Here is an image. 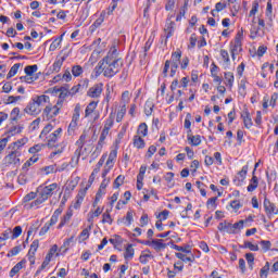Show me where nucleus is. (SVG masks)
I'll use <instances>...</instances> for the list:
<instances>
[{"mask_svg":"<svg viewBox=\"0 0 278 278\" xmlns=\"http://www.w3.org/2000/svg\"><path fill=\"white\" fill-rule=\"evenodd\" d=\"M121 68H123V59L118 55L116 47H112L104 56V77H114Z\"/></svg>","mask_w":278,"mask_h":278,"instance_id":"obj_1","label":"nucleus"},{"mask_svg":"<svg viewBox=\"0 0 278 278\" xmlns=\"http://www.w3.org/2000/svg\"><path fill=\"white\" fill-rule=\"evenodd\" d=\"M58 190V184L53 182L49 186H46L43 188H38V198L33 201L29 205V207H38V205H42L47 199H50V197H53V191Z\"/></svg>","mask_w":278,"mask_h":278,"instance_id":"obj_2","label":"nucleus"},{"mask_svg":"<svg viewBox=\"0 0 278 278\" xmlns=\"http://www.w3.org/2000/svg\"><path fill=\"white\" fill-rule=\"evenodd\" d=\"M179 64H181V51L178 49L172 53L170 60L165 61L163 68L164 77L168 76V68H170V77H175L177 74V68H179Z\"/></svg>","mask_w":278,"mask_h":278,"instance_id":"obj_3","label":"nucleus"},{"mask_svg":"<svg viewBox=\"0 0 278 278\" xmlns=\"http://www.w3.org/2000/svg\"><path fill=\"white\" fill-rule=\"evenodd\" d=\"M4 162L8 166H21V150L16 149L11 151L5 157Z\"/></svg>","mask_w":278,"mask_h":278,"instance_id":"obj_4","label":"nucleus"},{"mask_svg":"<svg viewBox=\"0 0 278 278\" xmlns=\"http://www.w3.org/2000/svg\"><path fill=\"white\" fill-rule=\"evenodd\" d=\"M60 138H62V128H58L54 132L48 136V149H55V147H58V140H60Z\"/></svg>","mask_w":278,"mask_h":278,"instance_id":"obj_5","label":"nucleus"},{"mask_svg":"<svg viewBox=\"0 0 278 278\" xmlns=\"http://www.w3.org/2000/svg\"><path fill=\"white\" fill-rule=\"evenodd\" d=\"M89 84L90 80L88 78L83 79L81 84H78L70 89V97H75L77 92H85V90H88Z\"/></svg>","mask_w":278,"mask_h":278,"instance_id":"obj_6","label":"nucleus"},{"mask_svg":"<svg viewBox=\"0 0 278 278\" xmlns=\"http://www.w3.org/2000/svg\"><path fill=\"white\" fill-rule=\"evenodd\" d=\"M103 92V84L99 83L93 85L89 90L87 91V97H90V99H99Z\"/></svg>","mask_w":278,"mask_h":278,"instance_id":"obj_7","label":"nucleus"},{"mask_svg":"<svg viewBox=\"0 0 278 278\" xmlns=\"http://www.w3.org/2000/svg\"><path fill=\"white\" fill-rule=\"evenodd\" d=\"M24 112H26V114H29L30 116H38V114L42 112V109L39 108L34 99H31V101L24 109Z\"/></svg>","mask_w":278,"mask_h":278,"instance_id":"obj_8","label":"nucleus"},{"mask_svg":"<svg viewBox=\"0 0 278 278\" xmlns=\"http://www.w3.org/2000/svg\"><path fill=\"white\" fill-rule=\"evenodd\" d=\"M263 207H264L265 214H267V216H273V214H276V215L278 214L277 205H275V203L270 202V200L267 199L266 197L264 198Z\"/></svg>","mask_w":278,"mask_h":278,"instance_id":"obj_9","label":"nucleus"},{"mask_svg":"<svg viewBox=\"0 0 278 278\" xmlns=\"http://www.w3.org/2000/svg\"><path fill=\"white\" fill-rule=\"evenodd\" d=\"M60 114V109L52 104H48L43 110V116H46L47 121H51V118H55Z\"/></svg>","mask_w":278,"mask_h":278,"instance_id":"obj_10","label":"nucleus"},{"mask_svg":"<svg viewBox=\"0 0 278 278\" xmlns=\"http://www.w3.org/2000/svg\"><path fill=\"white\" fill-rule=\"evenodd\" d=\"M106 157H108V154H103L101 156V159L99 160V162L96 165V168L92 170L91 175L89 176L88 184L92 185V182L94 181V177L97 175H99V172L101 170V166H103V164H105Z\"/></svg>","mask_w":278,"mask_h":278,"instance_id":"obj_11","label":"nucleus"},{"mask_svg":"<svg viewBox=\"0 0 278 278\" xmlns=\"http://www.w3.org/2000/svg\"><path fill=\"white\" fill-rule=\"evenodd\" d=\"M86 138H87L86 132H83L79 139L76 141V144L78 146V148L75 150V155L77 160L81 157V149H84V144H86Z\"/></svg>","mask_w":278,"mask_h":278,"instance_id":"obj_12","label":"nucleus"},{"mask_svg":"<svg viewBox=\"0 0 278 278\" xmlns=\"http://www.w3.org/2000/svg\"><path fill=\"white\" fill-rule=\"evenodd\" d=\"M150 247H152L156 253H160V251H164V249L168 247V243H164V240L162 239H152Z\"/></svg>","mask_w":278,"mask_h":278,"instance_id":"obj_13","label":"nucleus"},{"mask_svg":"<svg viewBox=\"0 0 278 278\" xmlns=\"http://www.w3.org/2000/svg\"><path fill=\"white\" fill-rule=\"evenodd\" d=\"M240 52H242V41L235 40V42L230 45L232 60H236V55H238Z\"/></svg>","mask_w":278,"mask_h":278,"instance_id":"obj_14","label":"nucleus"},{"mask_svg":"<svg viewBox=\"0 0 278 278\" xmlns=\"http://www.w3.org/2000/svg\"><path fill=\"white\" fill-rule=\"evenodd\" d=\"M23 131V126L22 125H17V126H11L9 127L8 131L4 132V136H7L5 138H8V140H10V138H12V136H16L17 134H21Z\"/></svg>","mask_w":278,"mask_h":278,"instance_id":"obj_15","label":"nucleus"},{"mask_svg":"<svg viewBox=\"0 0 278 278\" xmlns=\"http://www.w3.org/2000/svg\"><path fill=\"white\" fill-rule=\"evenodd\" d=\"M241 118H243V125L247 129H251V127H253V119H251V114L248 109L242 112Z\"/></svg>","mask_w":278,"mask_h":278,"instance_id":"obj_16","label":"nucleus"},{"mask_svg":"<svg viewBox=\"0 0 278 278\" xmlns=\"http://www.w3.org/2000/svg\"><path fill=\"white\" fill-rule=\"evenodd\" d=\"M258 186H260V180L257 179V176H255V169H254L252 173V178L248 186V192H255V190H257Z\"/></svg>","mask_w":278,"mask_h":278,"instance_id":"obj_17","label":"nucleus"},{"mask_svg":"<svg viewBox=\"0 0 278 278\" xmlns=\"http://www.w3.org/2000/svg\"><path fill=\"white\" fill-rule=\"evenodd\" d=\"M164 31L166 33L167 40L172 38L173 34H175V22L167 20Z\"/></svg>","mask_w":278,"mask_h":278,"instance_id":"obj_18","label":"nucleus"},{"mask_svg":"<svg viewBox=\"0 0 278 278\" xmlns=\"http://www.w3.org/2000/svg\"><path fill=\"white\" fill-rule=\"evenodd\" d=\"M247 173H249V165H244L242 167V169L238 173V175H239V177H241V179L235 178L233 184H236V186H240V184L242 181H244V179H247Z\"/></svg>","mask_w":278,"mask_h":278,"instance_id":"obj_19","label":"nucleus"},{"mask_svg":"<svg viewBox=\"0 0 278 278\" xmlns=\"http://www.w3.org/2000/svg\"><path fill=\"white\" fill-rule=\"evenodd\" d=\"M218 231H224L225 233H233L232 224L229 222H222L217 226Z\"/></svg>","mask_w":278,"mask_h":278,"instance_id":"obj_20","label":"nucleus"},{"mask_svg":"<svg viewBox=\"0 0 278 278\" xmlns=\"http://www.w3.org/2000/svg\"><path fill=\"white\" fill-rule=\"evenodd\" d=\"M58 251V245H53L49 253L46 255L45 261L42 262V267L41 268H47L48 264L51 263V258L53 257V255H55V252Z\"/></svg>","mask_w":278,"mask_h":278,"instance_id":"obj_21","label":"nucleus"},{"mask_svg":"<svg viewBox=\"0 0 278 278\" xmlns=\"http://www.w3.org/2000/svg\"><path fill=\"white\" fill-rule=\"evenodd\" d=\"M33 99L39 108H42L45 103H50L51 101V98L47 94L36 96Z\"/></svg>","mask_w":278,"mask_h":278,"instance_id":"obj_22","label":"nucleus"},{"mask_svg":"<svg viewBox=\"0 0 278 278\" xmlns=\"http://www.w3.org/2000/svg\"><path fill=\"white\" fill-rule=\"evenodd\" d=\"M136 253V250H134V244H128L125 249V253H124V260L127 262H129V260H134V255Z\"/></svg>","mask_w":278,"mask_h":278,"instance_id":"obj_23","label":"nucleus"},{"mask_svg":"<svg viewBox=\"0 0 278 278\" xmlns=\"http://www.w3.org/2000/svg\"><path fill=\"white\" fill-rule=\"evenodd\" d=\"M187 139L190 142L192 147H199L201 144V137L200 135H191V132H188Z\"/></svg>","mask_w":278,"mask_h":278,"instance_id":"obj_24","label":"nucleus"},{"mask_svg":"<svg viewBox=\"0 0 278 278\" xmlns=\"http://www.w3.org/2000/svg\"><path fill=\"white\" fill-rule=\"evenodd\" d=\"M27 264V261L24 258L21 262H18L10 271V277H14V275H17V273H21L23 266Z\"/></svg>","mask_w":278,"mask_h":278,"instance_id":"obj_25","label":"nucleus"},{"mask_svg":"<svg viewBox=\"0 0 278 278\" xmlns=\"http://www.w3.org/2000/svg\"><path fill=\"white\" fill-rule=\"evenodd\" d=\"M54 92L58 93L60 92L59 94V99H66V97H71V93H70V89H68V86L66 87H61V88H54Z\"/></svg>","mask_w":278,"mask_h":278,"instance_id":"obj_26","label":"nucleus"},{"mask_svg":"<svg viewBox=\"0 0 278 278\" xmlns=\"http://www.w3.org/2000/svg\"><path fill=\"white\" fill-rule=\"evenodd\" d=\"M149 134V126H147V123H141L138 126L137 129V136L141 137V138H146V136Z\"/></svg>","mask_w":278,"mask_h":278,"instance_id":"obj_27","label":"nucleus"},{"mask_svg":"<svg viewBox=\"0 0 278 278\" xmlns=\"http://www.w3.org/2000/svg\"><path fill=\"white\" fill-rule=\"evenodd\" d=\"M118 224L124 223V225H127L129 227L134 223V212L128 211L126 214V217L123 219L117 220Z\"/></svg>","mask_w":278,"mask_h":278,"instance_id":"obj_28","label":"nucleus"},{"mask_svg":"<svg viewBox=\"0 0 278 278\" xmlns=\"http://www.w3.org/2000/svg\"><path fill=\"white\" fill-rule=\"evenodd\" d=\"M71 218H73V211H67L66 214L61 218V222L58 226V229H62L66 223L71 222Z\"/></svg>","mask_w":278,"mask_h":278,"instance_id":"obj_29","label":"nucleus"},{"mask_svg":"<svg viewBox=\"0 0 278 278\" xmlns=\"http://www.w3.org/2000/svg\"><path fill=\"white\" fill-rule=\"evenodd\" d=\"M94 71H96V77H99V75H101V73H103V75H105V62H104V59L99 61L98 65L94 67Z\"/></svg>","mask_w":278,"mask_h":278,"instance_id":"obj_30","label":"nucleus"},{"mask_svg":"<svg viewBox=\"0 0 278 278\" xmlns=\"http://www.w3.org/2000/svg\"><path fill=\"white\" fill-rule=\"evenodd\" d=\"M144 139H142V137L136 135L134 137V147H136V149H144Z\"/></svg>","mask_w":278,"mask_h":278,"instance_id":"obj_31","label":"nucleus"},{"mask_svg":"<svg viewBox=\"0 0 278 278\" xmlns=\"http://www.w3.org/2000/svg\"><path fill=\"white\" fill-rule=\"evenodd\" d=\"M97 105H98V102H96V101H91V102L87 105V108H86V110H85V116H86V118H88V116H89L90 114H92V112H94V110H97Z\"/></svg>","mask_w":278,"mask_h":278,"instance_id":"obj_32","label":"nucleus"},{"mask_svg":"<svg viewBox=\"0 0 278 278\" xmlns=\"http://www.w3.org/2000/svg\"><path fill=\"white\" fill-rule=\"evenodd\" d=\"M153 108H155V104H153V102L148 100L144 104L146 116H151L153 114Z\"/></svg>","mask_w":278,"mask_h":278,"instance_id":"obj_33","label":"nucleus"},{"mask_svg":"<svg viewBox=\"0 0 278 278\" xmlns=\"http://www.w3.org/2000/svg\"><path fill=\"white\" fill-rule=\"evenodd\" d=\"M21 68V63H16L14 64L11 70L9 71L8 75H7V79H12V77H14V75H16V73H18V70Z\"/></svg>","mask_w":278,"mask_h":278,"instance_id":"obj_34","label":"nucleus"},{"mask_svg":"<svg viewBox=\"0 0 278 278\" xmlns=\"http://www.w3.org/2000/svg\"><path fill=\"white\" fill-rule=\"evenodd\" d=\"M192 114L187 113L186 118H185V129H188L187 134H192V129H190V127H192Z\"/></svg>","mask_w":278,"mask_h":278,"instance_id":"obj_35","label":"nucleus"},{"mask_svg":"<svg viewBox=\"0 0 278 278\" xmlns=\"http://www.w3.org/2000/svg\"><path fill=\"white\" fill-rule=\"evenodd\" d=\"M241 229H244V219L232 224V233H238Z\"/></svg>","mask_w":278,"mask_h":278,"instance_id":"obj_36","label":"nucleus"},{"mask_svg":"<svg viewBox=\"0 0 278 278\" xmlns=\"http://www.w3.org/2000/svg\"><path fill=\"white\" fill-rule=\"evenodd\" d=\"M224 77H225V79L227 81V86H229V88H232L233 87V81H235L233 73L226 72L224 74Z\"/></svg>","mask_w":278,"mask_h":278,"instance_id":"obj_37","label":"nucleus"},{"mask_svg":"<svg viewBox=\"0 0 278 278\" xmlns=\"http://www.w3.org/2000/svg\"><path fill=\"white\" fill-rule=\"evenodd\" d=\"M245 260L248 262L250 270H253V264H255V255L253 253H247Z\"/></svg>","mask_w":278,"mask_h":278,"instance_id":"obj_38","label":"nucleus"},{"mask_svg":"<svg viewBox=\"0 0 278 278\" xmlns=\"http://www.w3.org/2000/svg\"><path fill=\"white\" fill-rule=\"evenodd\" d=\"M72 75L80 77V75H84V67H81V65H74L72 67Z\"/></svg>","mask_w":278,"mask_h":278,"instance_id":"obj_39","label":"nucleus"},{"mask_svg":"<svg viewBox=\"0 0 278 278\" xmlns=\"http://www.w3.org/2000/svg\"><path fill=\"white\" fill-rule=\"evenodd\" d=\"M64 56L56 60L53 65H52V71H54L55 73H60V68H62V65L64 64Z\"/></svg>","mask_w":278,"mask_h":278,"instance_id":"obj_40","label":"nucleus"},{"mask_svg":"<svg viewBox=\"0 0 278 278\" xmlns=\"http://www.w3.org/2000/svg\"><path fill=\"white\" fill-rule=\"evenodd\" d=\"M38 71V65H27L25 68H24V73L28 76H33L34 73H36Z\"/></svg>","mask_w":278,"mask_h":278,"instance_id":"obj_41","label":"nucleus"},{"mask_svg":"<svg viewBox=\"0 0 278 278\" xmlns=\"http://www.w3.org/2000/svg\"><path fill=\"white\" fill-rule=\"evenodd\" d=\"M102 223H108V225H112V223H114V219H112V215H110L109 210L102 214Z\"/></svg>","mask_w":278,"mask_h":278,"instance_id":"obj_42","label":"nucleus"},{"mask_svg":"<svg viewBox=\"0 0 278 278\" xmlns=\"http://www.w3.org/2000/svg\"><path fill=\"white\" fill-rule=\"evenodd\" d=\"M241 249H249L250 251H260V247L257 244H253L251 241H245Z\"/></svg>","mask_w":278,"mask_h":278,"instance_id":"obj_43","label":"nucleus"},{"mask_svg":"<svg viewBox=\"0 0 278 278\" xmlns=\"http://www.w3.org/2000/svg\"><path fill=\"white\" fill-rule=\"evenodd\" d=\"M38 247H40V241L34 240L30 244V249L28 251L29 255H36V252L38 251Z\"/></svg>","mask_w":278,"mask_h":278,"instance_id":"obj_44","label":"nucleus"},{"mask_svg":"<svg viewBox=\"0 0 278 278\" xmlns=\"http://www.w3.org/2000/svg\"><path fill=\"white\" fill-rule=\"evenodd\" d=\"M92 230V224H90L88 226V228H85L81 232H80V238H83V240H88V238H90V231Z\"/></svg>","mask_w":278,"mask_h":278,"instance_id":"obj_45","label":"nucleus"},{"mask_svg":"<svg viewBox=\"0 0 278 278\" xmlns=\"http://www.w3.org/2000/svg\"><path fill=\"white\" fill-rule=\"evenodd\" d=\"M101 151H103V146H100L99 143L96 147L94 152L91 154V161L90 164H92L93 160H97V157H99V155L101 154Z\"/></svg>","mask_w":278,"mask_h":278,"instance_id":"obj_46","label":"nucleus"},{"mask_svg":"<svg viewBox=\"0 0 278 278\" xmlns=\"http://www.w3.org/2000/svg\"><path fill=\"white\" fill-rule=\"evenodd\" d=\"M105 21V11H103L100 16L94 21L93 27H101L103 25V22Z\"/></svg>","mask_w":278,"mask_h":278,"instance_id":"obj_47","label":"nucleus"},{"mask_svg":"<svg viewBox=\"0 0 278 278\" xmlns=\"http://www.w3.org/2000/svg\"><path fill=\"white\" fill-rule=\"evenodd\" d=\"M18 114H21V109L14 108L11 111V123H16L18 121Z\"/></svg>","mask_w":278,"mask_h":278,"instance_id":"obj_48","label":"nucleus"},{"mask_svg":"<svg viewBox=\"0 0 278 278\" xmlns=\"http://www.w3.org/2000/svg\"><path fill=\"white\" fill-rule=\"evenodd\" d=\"M21 233H23V228L21 226L14 227L11 236L12 240H16V238H18Z\"/></svg>","mask_w":278,"mask_h":278,"instance_id":"obj_49","label":"nucleus"},{"mask_svg":"<svg viewBox=\"0 0 278 278\" xmlns=\"http://www.w3.org/2000/svg\"><path fill=\"white\" fill-rule=\"evenodd\" d=\"M36 162H38V156H33L30 157L28 161H26L23 165V170H27V168H29V166H31V164H36Z\"/></svg>","mask_w":278,"mask_h":278,"instance_id":"obj_50","label":"nucleus"},{"mask_svg":"<svg viewBox=\"0 0 278 278\" xmlns=\"http://www.w3.org/2000/svg\"><path fill=\"white\" fill-rule=\"evenodd\" d=\"M260 244H261V247H262L264 253L270 251V247H273V243H270L269 240H262V241L260 242Z\"/></svg>","mask_w":278,"mask_h":278,"instance_id":"obj_51","label":"nucleus"},{"mask_svg":"<svg viewBox=\"0 0 278 278\" xmlns=\"http://www.w3.org/2000/svg\"><path fill=\"white\" fill-rule=\"evenodd\" d=\"M80 112H81V105L80 104H76V106L74 109L72 121H76V122L79 121Z\"/></svg>","mask_w":278,"mask_h":278,"instance_id":"obj_52","label":"nucleus"},{"mask_svg":"<svg viewBox=\"0 0 278 278\" xmlns=\"http://www.w3.org/2000/svg\"><path fill=\"white\" fill-rule=\"evenodd\" d=\"M124 181H125V176L123 175L117 176L116 179L114 180L113 188H121Z\"/></svg>","mask_w":278,"mask_h":278,"instance_id":"obj_53","label":"nucleus"},{"mask_svg":"<svg viewBox=\"0 0 278 278\" xmlns=\"http://www.w3.org/2000/svg\"><path fill=\"white\" fill-rule=\"evenodd\" d=\"M62 36L52 41V43L50 45V51H55V49L60 47V45L62 43Z\"/></svg>","mask_w":278,"mask_h":278,"instance_id":"obj_54","label":"nucleus"},{"mask_svg":"<svg viewBox=\"0 0 278 278\" xmlns=\"http://www.w3.org/2000/svg\"><path fill=\"white\" fill-rule=\"evenodd\" d=\"M112 127H114V117L110 116L109 118H106L103 129H105L106 131H110Z\"/></svg>","mask_w":278,"mask_h":278,"instance_id":"obj_55","label":"nucleus"},{"mask_svg":"<svg viewBox=\"0 0 278 278\" xmlns=\"http://www.w3.org/2000/svg\"><path fill=\"white\" fill-rule=\"evenodd\" d=\"M53 131V126L51 124H48L43 127L39 138H42L43 136H47V134H51Z\"/></svg>","mask_w":278,"mask_h":278,"instance_id":"obj_56","label":"nucleus"},{"mask_svg":"<svg viewBox=\"0 0 278 278\" xmlns=\"http://www.w3.org/2000/svg\"><path fill=\"white\" fill-rule=\"evenodd\" d=\"M268 270H270V263H266L260 271V277H268Z\"/></svg>","mask_w":278,"mask_h":278,"instance_id":"obj_57","label":"nucleus"},{"mask_svg":"<svg viewBox=\"0 0 278 278\" xmlns=\"http://www.w3.org/2000/svg\"><path fill=\"white\" fill-rule=\"evenodd\" d=\"M75 129H77V121L72 119V122L70 123L68 129H67V134L70 136H73Z\"/></svg>","mask_w":278,"mask_h":278,"instance_id":"obj_58","label":"nucleus"},{"mask_svg":"<svg viewBox=\"0 0 278 278\" xmlns=\"http://www.w3.org/2000/svg\"><path fill=\"white\" fill-rule=\"evenodd\" d=\"M109 242L111 244H113V247H116V244H122L123 243V238H121V236H118V235H115V238H111L109 240Z\"/></svg>","mask_w":278,"mask_h":278,"instance_id":"obj_59","label":"nucleus"},{"mask_svg":"<svg viewBox=\"0 0 278 278\" xmlns=\"http://www.w3.org/2000/svg\"><path fill=\"white\" fill-rule=\"evenodd\" d=\"M21 251V245H16L13 249L10 250V252L8 253V257H14V255H18Z\"/></svg>","mask_w":278,"mask_h":278,"instance_id":"obj_60","label":"nucleus"},{"mask_svg":"<svg viewBox=\"0 0 278 278\" xmlns=\"http://www.w3.org/2000/svg\"><path fill=\"white\" fill-rule=\"evenodd\" d=\"M165 10L166 12H172V10H175V0H166Z\"/></svg>","mask_w":278,"mask_h":278,"instance_id":"obj_61","label":"nucleus"},{"mask_svg":"<svg viewBox=\"0 0 278 278\" xmlns=\"http://www.w3.org/2000/svg\"><path fill=\"white\" fill-rule=\"evenodd\" d=\"M176 257H178V260H181V262H193L192 257L186 256V254L184 253H176Z\"/></svg>","mask_w":278,"mask_h":278,"instance_id":"obj_62","label":"nucleus"},{"mask_svg":"<svg viewBox=\"0 0 278 278\" xmlns=\"http://www.w3.org/2000/svg\"><path fill=\"white\" fill-rule=\"evenodd\" d=\"M227 9V3L226 2H217L215 4V11L216 12H223V10Z\"/></svg>","mask_w":278,"mask_h":278,"instance_id":"obj_63","label":"nucleus"},{"mask_svg":"<svg viewBox=\"0 0 278 278\" xmlns=\"http://www.w3.org/2000/svg\"><path fill=\"white\" fill-rule=\"evenodd\" d=\"M77 188V181L71 180L67 186L65 187V190H68L70 192H73Z\"/></svg>","mask_w":278,"mask_h":278,"instance_id":"obj_64","label":"nucleus"}]
</instances>
